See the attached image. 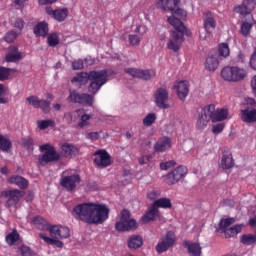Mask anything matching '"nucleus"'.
Segmentation results:
<instances>
[{"label":"nucleus","mask_w":256,"mask_h":256,"mask_svg":"<svg viewBox=\"0 0 256 256\" xmlns=\"http://www.w3.org/2000/svg\"><path fill=\"white\" fill-rule=\"evenodd\" d=\"M14 30L21 35L23 29L25 28V21L21 18H17L14 22Z\"/></svg>","instance_id":"8fccbe9b"},{"label":"nucleus","mask_w":256,"mask_h":256,"mask_svg":"<svg viewBox=\"0 0 256 256\" xmlns=\"http://www.w3.org/2000/svg\"><path fill=\"white\" fill-rule=\"evenodd\" d=\"M9 98L5 97V86L0 84V105H7Z\"/></svg>","instance_id":"4d7b16f0"},{"label":"nucleus","mask_w":256,"mask_h":256,"mask_svg":"<svg viewBox=\"0 0 256 256\" xmlns=\"http://www.w3.org/2000/svg\"><path fill=\"white\" fill-rule=\"evenodd\" d=\"M5 239L8 245L13 246L17 243V241H19V239H21V235L19 234L17 229H13L12 232L9 233Z\"/></svg>","instance_id":"ea45409f"},{"label":"nucleus","mask_w":256,"mask_h":256,"mask_svg":"<svg viewBox=\"0 0 256 256\" xmlns=\"http://www.w3.org/2000/svg\"><path fill=\"white\" fill-rule=\"evenodd\" d=\"M128 41L132 47H135L141 43V38H139L137 34H130L128 36Z\"/></svg>","instance_id":"13d9d810"},{"label":"nucleus","mask_w":256,"mask_h":256,"mask_svg":"<svg viewBox=\"0 0 256 256\" xmlns=\"http://www.w3.org/2000/svg\"><path fill=\"white\" fill-rule=\"evenodd\" d=\"M116 231L125 232L131 229H137V221L131 218V212L124 209L121 212L120 221L115 224Z\"/></svg>","instance_id":"0eeeda50"},{"label":"nucleus","mask_w":256,"mask_h":256,"mask_svg":"<svg viewBox=\"0 0 256 256\" xmlns=\"http://www.w3.org/2000/svg\"><path fill=\"white\" fill-rule=\"evenodd\" d=\"M2 197H7L6 205L7 207H15L22 197H25V191L19 189L6 190L1 193Z\"/></svg>","instance_id":"f8f14e48"},{"label":"nucleus","mask_w":256,"mask_h":256,"mask_svg":"<svg viewBox=\"0 0 256 256\" xmlns=\"http://www.w3.org/2000/svg\"><path fill=\"white\" fill-rule=\"evenodd\" d=\"M21 256H37V253L31 249V247L23 244L18 248Z\"/></svg>","instance_id":"a18cd8bd"},{"label":"nucleus","mask_w":256,"mask_h":256,"mask_svg":"<svg viewBox=\"0 0 256 256\" xmlns=\"http://www.w3.org/2000/svg\"><path fill=\"white\" fill-rule=\"evenodd\" d=\"M143 245V238L139 235H132L128 239L129 249H139Z\"/></svg>","instance_id":"473e14b6"},{"label":"nucleus","mask_w":256,"mask_h":256,"mask_svg":"<svg viewBox=\"0 0 256 256\" xmlns=\"http://www.w3.org/2000/svg\"><path fill=\"white\" fill-rule=\"evenodd\" d=\"M234 165H235V161L233 160V155L229 152H224L222 154L220 167L222 169H232Z\"/></svg>","instance_id":"bb28decb"},{"label":"nucleus","mask_w":256,"mask_h":256,"mask_svg":"<svg viewBox=\"0 0 256 256\" xmlns=\"http://www.w3.org/2000/svg\"><path fill=\"white\" fill-rule=\"evenodd\" d=\"M109 75H115L113 70H99V71H90L87 72H79L76 76L72 78V83H79V85H87L88 81L91 83L88 86V91L92 95H97L99 93V89H101L102 85L107 83V78Z\"/></svg>","instance_id":"f03ea898"},{"label":"nucleus","mask_w":256,"mask_h":256,"mask_svg":"<svg viewBox=\"0 0 256 256\" xmlns=\"http://www.w3.org/2000/svg\"><path fill=\"white\" fill-rule=\"evenodd\" d=\"M84 63L86 67H91V65H95V58L88 56L84 59Z\"/></svg>","instance_id":"69168bd1"},{"label":"nucleus","mask_w":256,"mask_h":256,"mask_svg":"<svg viewBox=\"0 0 256 256\" xmlns=\"http://www.w3.org/2000/svg\"><path fill=\"white\" fill-rule=\"evenodd\" d=\"M218 55L223 59H227L229 55H231V49L229 48V44L227 42H222L218 45Z\"/></svg>","instance_id":"58836bf2"},{"label":"nucleus","mask_w":256,"mask_h":256,"mask_svg":"<svg viewBox=\"0 0 256 256\" xmlns=\"http://www.w3.org/2000/svg\"><path fill=\"white\" fill-rule=\"evenodd\" d=\"M233 223H235V218H225V219H221L219 222V229L220 231H224L226 239L235 237V235H238V233H241L242 226L237 224L231 227ZM227 227H230V228H227Z\"/></svg>","instance_id":"9d476101"},{"label":"nucleus","mask_w":256,"mask_h":256,"mask_svg":"<svg viewBox=\"0 0 256 256\" xmlns=\"http://www.w3.org/2000/svg\"><path fill=\"white\" fill-rule=\"evenodd\" d=\"M188 169L181 165L164 176V183L166 185H176L187 174Z\"/></svg>","instance_id":"9b49d317"},{"label":"nucleus","mask_w":256,"mask_h":256,"mask_svg":"<svg viewBox=\"0 0 256 256\" xmlns=\"http://www.w3.org/2000/svg\"><path fill=\"white\" fill-rule=\"evenodd\" d=\"M59 43H60L59 34L57 32H52L48 34V37H47L48 47H57Z\"/></svg>","instance_id":"a19ab883"},{"label":"nucleus","mask_w":256,"mask_h":256,"mask_svg":"<svg viewBox=\"0 0 256 256\" xmlns=\"http://www.w3.org/2000/svg\"><path fill=\"white\" fill-rule=\"evenodd\" d=\"M55 125V122L53 120H42L38 122V127L42 131L45 129H48V127H53Z\"/></svg>","instance_id":"5fc2aeb1"},{"label":"nucleus","mask_w":256,"mask_h":256,"mask_svg":"<svg viewBox=\"0 0 256 256\" xmlns=\"http://www.w3.org/2000/svg\"><path fill=\"white\" fill-rule=\"evenodd\" d=\"M39 149L41 153H44L38 157V165L40 167H45L49 163H57L61 159V153L57 152V149L49 143L40 145Z\"/></svg>","instance_id":"39448f33"},{"label":"nucleus","mask_w":256,"mask_h":256,"mask_svg":"<svg viewBox=\"0 0 256 256\" xmlns=\"http://www.w3.org/2000/svg\"><path fill=\"white\" fill-rule=\"evenodd\" d=\"M85 67V62L82 59L75 60L72 62V69L74 71H79Z\"/></svg>","instance_id":"052dcab7"},{"label":"nucleus","mask_w":256,"mask_h":256,"mask_svg":"<svg viewBox=\"0 0 256 256\" xmlns=\"http://www.w3.org/2000/svg\"><path fill=\"white\" fill-rule=\"evenodd\" d=\"M227 117H229V110L225 108L216 109L214 104H209L200 111L196 122V129H205L209 125V121L217 123L225 121Z\"/></svg>","instance_id":"7ed1b4c3"},{"label":"nucleus","mask_w":256,"mask_h":256,"mask_svg":"<svg viewBox=\"0 0 256 256\" xmlns=\"http://www.w3.org/2000/svg\"><path fill=\"white\" fill-rule=\"evenodd\" d=\"M33 145H35V141L31 137L22 138V147L30 151L33 149Z\"/></svg>","instance_id":"3c124183"},{"label":"nucleus","mask_w":256,"mask_h":256,"mask_svg":"<svg viewBox=\"0 0 256 256\" xmlns=\"http://www.w3.org/2000/svg\"><path fill=\"white\" fill-rule=\"evenodd\" d=\"M184 247L188 249V253L191 256H201V245H199V243H189V241H185Z\"/></svg>","instance_id":"2f4dec72"},{"label":"nucleus","mask_w":256,"mask_h":256,"mask_svg":"<svg viewBox=\"0 0 256 256\" xmlns=\"http://www.w3.org/2000/svg\"><path fill=\"white\" fill-rule=\"evenodd\" d=\"M151 161V156H141L139 158L140 165H146V163H149Z\"/></svg>","instance_id":"338daca9"},{"label":"nucleus","mask_w":256,"mask_h":256,"mask_svg":"<svg viewBox=\"0 0 256 256\" xmlns=\"http://www.w3.org/2000/svg\"><path fill=\"white\" fill-rule=\"evenodd\" d=\"M64 119H65V121H66V123H67L68 125H71V123H73V113H71V112H66V113L64 114Z\"/></svg>","instance_id":"0e129e2a"},{"label":"nucleus","mask_w":256,"mask_h":256,"mask_svg":"<svg viewBox=\"0 0 256 256\" xmlns=\"http://www.w3.org/2000/svg\"><path fill=\"white\" fill-rule=\"evenodd\" d=\"M241 243L243 245H255L256 244V235L255 234H244L241 236Z\"/></svg>","instance_id":"37998d69"},{"label":"nucleus","mask_w":256,"mask_h":256,"mask_svg":"<svg viewBox=\"0 0 256 256\" xmlns=\"http://www.w3.org/2000/svg\"><path fill=\"white\" fill-rule=\"evenodd\" d=\"M167 21L169 25L174 28V31L171 32V38L167 43V49L177 53L185 41V35L189 37L190 33L186 25L183 22L175 17H168Z\"/></svg>","instance_id":"20e7f679"},{"label":"nucleus","mask_w":256,"mask_h":256,"mask_svg":"<svg viewBox=\"0 0 256 256\" xmlns=\"http://www.w3.org/2000/svg\"><path fill=\"white\" fill-rule=\"evenodd\" d=\"M157 121V115L155 113H149L146 115V117L143 119V125L145 127H151Z\"/></svg>","instance_id":"de8ad7c7"},{"label":"nucleus","mask_w":256,"mask_h":256,"mask_svg":"<svg viewBox=\"0 0 256 256\" xmlns=\"http://www.w3.org/2000/svg\"><path fill=\"white\" fill-rule=\"evenodd\" d=\"M253 21V15H249L245 20H242L240 31L245 37L251 33V29H253Z\"/></svg>","instance_id":"cd10ccee"},{"label":"nucleus","mask_w":256,"mask_h":256,"mask_svg":"<svg viewBox=\"0 0 256 256\" xmlns=\"http://www.w3.org/2000/svg\"><path fill=\"white\" fill-rule=\"evenodd\" d=\"M256 7V0H243L241 5H238L234 8L235 13L238 15H251L253 9Z\"/></svg>","instance_id":"dca6fc26"},{"label":"nucleus","mask_w":256,"mask_h":256,"mask_svg":"<svg viewBox=\"0 0 256 256\" xmlns=\"http://www.w3.org/2000/svg\"><path fill=\"white\" fill-rule=\"evenodd\" d=\"M33 33L36 37H47L49 35V24L45 21L38 22L33 28Z\"/></svg>","instance_id":"5701e85b"},{"label":"nucleus","mask_w":256,"mask_h":256,"mask_svg":"<svg viewBox=\"0 0 256 256\" xmlns=\"http://www.w3.org/2000/svg\"><path fill=\"white\" fill-rule=\"evenodd\" d=\"M224 130H225V123H218L212 127V133L214 135H219L223 133Z\"/></svg>","instance_id":"bf43d9fd"},{"label":"nucleus","mask_w":256,"mask_h":256,"mask_svg":"<svg viewBox=\"0 0 256 256\" xmlns=\"http://www.w3.org/2000/svg\"><path fill=\"white\" fill-rule=\"evenodd\" d=\"M219 67V60L215 56H208L205 61L207 71H215Z\"/></svg>","instance_id":"c9c22d12"},{"label":"nucleus","mask_w":256,"mask_h":256,"mask_svg":"<svg viewBox=\"0 0 256 256\" xmlns=\"http://www.w3.org/2000/svg\"><path fill=\"white\" fill-rule=\"evenodd\" d=\"M152 205L157 209H171L173 204L171 203V199L169 198H160L155 200Z\"/></svg>","instance_id":"72a5a7b5"},{"label":"nucleus","mask_w":256,"mask_h":256,"mask_svg":"<svg viewBox=\"0 0 256 256\" xmlns=\"http://www.w3.org/2000/svg\"><path fill=\"white\" fill-rule=\"evenodd\" d=\"M155 75H157V72L154 69H146V70L140 69L139 79H143L144 81H149L150 79H153Z\"/></svg>","instance_id":"79ce46f5"},{"label":"nucleus","mask_w":256,"mask_h":256,"mask_svg":"<svg viewBox=\"0 0 256 256\" xmlns=\"http://www.w3.org/2000/svg\"><path fill=\"white\" fill-rule=\"evenodd\" d=\"M32 223L38 227L41 231H50L51 225H49V222L45 220L41 216H36L33 218Z\"/></svg>","instance_id":"7c9ffc66"},{"label":"nucleus","mask_w":256,"mask_h":256,"mask_svg":"<svg viewBox=\"0 0 256 256\" xmlns=\"http://www.w3.org/2000/svg\"><path fill=\"white\" fill-rule=\"evenodd\" d=\"M125 73L130 75V77H134L136 79H139L141 69L138 68H126L124 69Z\"/></svg>","instance_id":"6e6d98bb"},{"label":"nucleus","mask_w":256,"mask_h":256,"mask_svg":"<svg viewBox=\"0 0 256 256\" xmlns=\"http://www.w3.org/2000/svg\"><path fill=\"white\" fill-rule=\"evenodd\" d=\"M50 235L54 239H68L71 236V230L69 227L54 225L50 228Z\"/></svg>","instance_id":"f3484780"},{"label":"nucleus","mask_w":256,"mask_h":256,"mask_svg":"<svg viewBox=\"0 0 256 256\" xmlns=\"http://www.w3.org/2000/svg\"><path fill=\"white\" fill-rule=\"evenodd\" d=\"M10 185H17L19 189H27L29 187V181L21 176H12L8 179Z\"/></svg>","instance_id":"c756f323"},{"label":"nucleus","mask_w":256,"mask_h":256,"mask_svg":"<svg viewBox=\"0 0 256 256\" xmlns=\"http://www.w3.org/2000/svg\"><path fill=\"white\" fill-rule=\"evenodd\" d=\"M5 59L7 63H17V61L21 60L19 48L17 46H10L9 52L6 54Z\"/></svg>","instance_id":"b1692460"},{"label":"nucleus","mask_w":256,"mask_h":256,"mask_svg":"<svg viewBox=\"0 0 256 256\" xmlns=\"http://www.w3.org/2000/svg\"><path fill=\"white\" fill-rule=\"evenodd\" d=\"M29 105H32L35 109H41L43 113H49L51 109V102L43 99H39L37 96H30L26 98Z\"/></svg>","instance_id":"2eb2a0df"},{"label":"nucleus","mask_w":256,"mask_h":256,"mask_svg":"<svg viewBox=\"0 0 256 256\" xmlns=\"http://www.w3.org/2000/svg\"><path fill=\"white\" fill-rule=\"evenodd\" d=\"M204 29L206 33L211 34L215 31L217 27V22L215 21V15L211 12H206L203 16Z\"/></svg>","instance_id":"6ab92c4d"},{"label":"nucleus","mask_w":256,"mask_h":256,"mask_svg":"<svg viewBox=\"0 0 256 256\" xmlns=\"http://www.w3.org/2000/svg\"><path fill=\"white\" fill-rule=\"evenodd\" d=\"M93 163L98 169H107L113 164L111 160V154L105 149H99L93 153Z\"/></svg>","instance_id":"1a4fd4ad"},{"label":"nucleus","mask_w":256,"mask_h":256,"mask_svg":"<svg viewBox=\"0 0 256 256\" xmlns=\"http://www.w3.org/2000/svg\"><path fill=\"white\" fill-rule=\"evenodd\" d=\"M72 215L88 225H102L109 219V208L105 204L82 203L73 208Z\"/></svg>","instance_id":"f257e3e1"},{"label":"nucleus","mask_w":256,"mask_h":256,"mask_svg":"<svg viewBox=\"0 0 256 256\" xmlns=\"http://www.w3.org/2000/svg\"><path fill=\"white\" fill-rule=\"evenodd\" d=\"M221 77L224 81L235 83V66H225L221 70Z\"/></svg>","instance_id":"a878e982"},{"label":"nucleus","mask_w":256,"mask_h":256,"mask_svg":"<svg viewBox=\"0 0 256 256\" xmlns=\"http://www.w3.org/2000/svg\"><path fill=\"white\" fill-rule=\"evenodd\" d=\"M46 13L49 15V17H52L55 21L58 23H63L69 17V8H58L53 10L52 7H47L45 9Z\"/></svg>","instance_id":"4468645a"},{"label":"nucleus","mask_w":256,"mask_h":256,"mask_svg":"<svg viewBox=\"0 0 256 256\" xmlns=\"http://www.w3.org/2000/svg\"><path fill=\"white\" fill-rule=\"evenodd\" d=\"M167 149H171V138L169 137H162L154 144L156 153H164Z\"/></svg>","instance_id":"4be33fe9"},{"label":"nucleus","mask_w":256,"mask_h":256,"mask_svg":"<svg viewBox=\"0 0 256 256\" xmlns=\"http://www.w3.org/2000/svg\"><path fill=\"white\" fill-rule=\"evenodd\" d=\"M241 119L244 123H255L256 122V109L246 108L241 110Z\"/></svg>","instance_id":"393cba45"},{"label":"nucleus","mask_w":256,"mask_h":256,"mask_svg":"<svg viewBox=\"0 0 256 256\" xmlns=\"http://www.w3.org/2000/svg\"><path fill=\"white\" fill-rule=\"evenodd\" d=\"M247 77V70L239 66H234V83L245 80Z\"/></svg>","instance_id":"4c0bfd02"},{"label":"nucleus","mask_w":256,"mask_h":256,"mask_svg":"<svg viewBox=\"0 0 256 256\" xmlns=\"http://www.w3.org/2000/svg\"><path fill=\"white\" fill-rule=\"evenodd\" d=\"M176 241L175 233H173V231H168L161 242L156 245V252L161 254L165 253V251H169V249L175 245Z\"/></svg>","instance_id":"ddd939ff"},{"label":"nucleus","mask_w":256,"mask_h":256,"mask_svg":"<svg viewBox=\"0 0 256 256\" xmlns=\"http://www.w3.org/2000/svg\"><path fill=\"white\" fill-rule=\"evenodd\" d=\"M251 87L253 89V92L256 96V75L253 77L252 81H251Z\"/></svg>","instance_id":"774afa93"},{"label":"nucleus","mask_w":256,"mask_h":256,"mask_svg":"<svg viewBox=\"0 0 256 256\" xmlns=\"http://www.w3.org/2000/svg\"><path fill=\"white\" fill-rule=\"evenodd\" d=\"M20 35L21 34L17 32V30L12 29L5 34L4 41H6V43H13V41H15V39H17V37H19Z\"/></svg>","instance_id":"49530a36"},{"label":"nucleus","mask_w":256,"mask_h":256,"mask_svg":"<svg viewBox=\"0 0 256 256\" xmlns=\"http://www.w3.org/2000/svg\"><path fill=\"white\" fill-rule=\"evenodd\" d=\"M175 165H177V162L175 160L161 162L160 163V169H161V171H168V169H171L172 167H175Z\"/></svg>","instance_id":"864d4df0"},{"label":"nucleus","mask_w":256,"mask_h":256,"mask_svg":"<svg viewBox=\"0 0 256 256\" xmlns=\"http://www.w3.org/2000/svg\"><path fill=\"white\" fill-rule=\"evenodd\" d=\"M62 151L64 153V157L71 158L79 152V149H77L73 144L64 143L62 145Z\"/></svg>","instance_id":"f704fd0d"},{"label":"nucleus","mask_w":256,"mask_h":256,"mask_svg":"<svg viewBox=\"0 0 256 256\" xmlns=\"http://www.w3.org/2000/svg\"><path fill=\"white\" fill-rule=\"evenodd\" d=\"M11 75V69L0 66V81H7Z\"/></svg>","instance_id":"603ef678"},{"label":"nucleus","mask_w":256,"mask_h":256,"mask_svg":"<svg viewBox=\"0 0 256 256\" xmlns=\"http://www.w3.org/2000/svg\"><path fill=\"white\" fill-rule=\"evenodd\" d=\"M159 217V209H157L153 204L150 206L149 210L143 215V223H149V221H155Z\"/></svg>","instance_id":"c85d7f7f"},{"label":"nucleus","mask_w":256,"mask_h":256,"mask_svg":"<svg viewBox=\"0 0 256 256\" xmlns=\"http://www.w3.org/2000/svg\"><path fill=\"white\" fill-rule=\"evenodd\" d=\"M40 239H43L47 245H52L53 247H58V249H63V242L61 240H56L55 238H50L44 233L39 234Z\"/></svg>","instance_id":"e433bc0d"},{"label":"nucleus","mask_w":256,"mask_h":256,"mask_svg":"<svg viewBox=\"0 0 256 256\" xmlns=\"http://www.w3.org/2000/svg\"><path fill=\"white\" fill-rule=\"evenodd\" d=\"M86 139H89L90 141H97V139H99V132H89L86 135Z\"/></svg>","instance_id":"e2e57ef3"},{"label":"nucleus","mask_w":256,"mask_h":256,"mask_svg":"<svg viewBox=\"0 0 256 256\" xmlns=\"http://www.w3.org/2000/svg\"><path fill=\"white\" fill-rule=\"evenodd\" d=\"M68 103H78L79 105H84L85 107H93L95 103V98L91 94L82 93L80 94L77 90H72L67 98Z\"/></svg>","instance_id":"6e6552de"},{"label":"nucleus","mask_w":256,"mask_h":256,"mask_svg":"<svg viewBox=\"0 0 256 256\" xmlns=\"http://www.w3.org/2000/svg\"><path fill=\"white\" fill-rule=\"evenodd\" d=\"M169 99V92L165 88H158L155 93V101L159 109H169V104L165 103Z\"/></svg>","instance_id":"a211bd4d"},{"label":"nucleus","mask_w":256,"mask_h":256,"mask_svg":"<svg viewBox=\"0 0 256 256\" xmlns=\"http://www.w3.org/2000/svg\"><path fill=\"white\" fill-rule=\"evenodd\" d=\"M174 89L176 90L180 101H185V99H187V95H189V82L179 81L174 86Z\"/></svg>","instance_id":"aec40b11"},{"label":"nucleus","mask_w":256,"mask_h":256,"mask_svg":"<svg viewBox=\"0 0 256 256\" xmlns=\"http://www.w3.org/2000/svg\"><path fill=\"white\" fill-rule=\"evenodd\" d=\"M170 17H174L181 21V19H185L187 17V12L181 8H177L172 11V16Z\"/></svg>","instance_id":"09e8293b"},{"label":"nucleus","mask_w":256,"mask_h":256,"mask_svg":"<svg viewBox=\"0 0 256 256\" xmlns=\"http://www.w3.org/2000/svg\"><path fill=\"white\" fill-rule=\"evenodd\" d=\"M161 196V192L159 190H152L147 194V198L149 201H157Z\"/></svg>","instance_id":"680f3d73"},{"label":"nucleus","mask_w":256,"mask_h":256,"mask_svg":"<svg viewBox=\"0 0 256 256\" xmlns=\"http://www.w3.org/2000/svg\"><path fill=\"white\" fill-rule=\"evenodd\" d=\"M81 183V176L79 174L75 173L73 170H65L62 173L61 179H60V185L66 191H74V189L77 188V185Z\"/></svg>","instance_id":"423d86ee"},{"label":"nucleus","mask_w":256,"mask_h":256,"mask_svg":"<svg viewBox=\"0 0 256 256\" xmlns=\"http://www.w3.org/2000/svg\"><path fill=\"white\" fill-rule=\"evenodd\" d=\"M11 147V140L5 138L3 135L0 134V151H4L5 153H7L9 149H11Z\"/></svg>","instance_id":"c03bdc74"},{"label":"nucleus","mask_w":256,"mask_h":256,"mask_svg":"<svg viewBox=\"0 0 256 256\" xmlns=\"http://www.w3.org/2000/svg\"><path fill=\"white\" fill-rule=\"evenodd\" d=\"M180 0H158L157 7L162 11H175L179 5Z\"/></svg>","instance_id":"412c9836"}]
</instances>
